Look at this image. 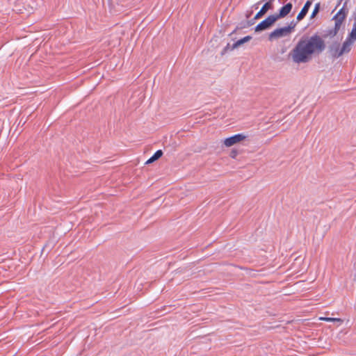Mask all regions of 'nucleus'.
Segmentation results:
<instances>
[{
	"label": "nucleus",
	"instance_id": "1",
	"mask_svg": "<svg viewBox=\"0 0 356 356\" xmlns=\"http://www.w3.org/2000/svg\"><path fill=\"white\" fill-rule=\"evenodd\" d=\"M325 47L324 40L317 34L302 37L290 51L289 56L296 64L307 63L314 56L321 54Z\"/></svg>",
	"mask_w": 356,
	"mask_h": 356
},
{
	"label": "nucleus",
	"instance_id": "2",
	"mask_svg": "<svg viewBox=\"0 0 356 356\" xmlns=\"http://www.w3.org/2000/svg\"><path fill=\"white\" fill-rule=\"evenodd\" d=\"M295 26H296V24L291 23L288 26L276 29L273 32H271L270 33L269 39L270 40L277 39V38L288 36L292 33Z\"/></svg>",
	"mask_w": 356,
	"mask_h": 356
},
{
	"label": "nucleus",
	"instance_id": "3",
	"mask_svg": "<svg viewBox=\"0 0 356 356\" xmlns=\"http://www.w3.org/2000/svg\"><path fill=\"white\" fill-rule=\"evenodd\" d=\"M277 21V17L274 15L268 16L266 19L258 24L254 30L256 32H260L269 29Z\"/></svg>",
	"mask_w": 356,
	"mask_h": 356
},
{
	"label": "nucleus",
	"instance_id": "4",
	"mask_svg": "<svg viewBox=\"0 0 356 356\" xmlns=\"http://www.w3.org/2000/svg\"><path fill=\"white\" fill-rule=\"evenodd\" d=\"M246 138V136L243 134H238L229 138H225L223 144L225 147H229L236 144L241 143Z\"/></svg>",
	"mask_w": 356,
	"mask_h": 356
},
{
	"label": "nucleus",
	"instance_id": "5",
	"mask_svg": "<svg viewBox=\"0 0 356 356\" xmlns=\"http://www.w3.org/2000/svg\"><path fill=\"white\" fill-rule=\"evenodd\" d=\"M346 18V13L343 9H341L333 17L334 20V32L335 33L340 29L341 26Z\"/></svg>",
	"mask_w": 356,
	"mask_h": 356
},
{
	"label": "nucleus",
	"instance_id": "6",
	"mask_svg": "<svg viewBox=\"0 0 356 356\" xmlns=\"http://www.w3.org/2000/svg\"><path fill=\"white\" fill-rule=\"evenodd\" d=\"M354 42L355 41L351 40L350 38H347L346 41L343 43L341 48H340L339 51L335 53L334 56L338 58L343 54L349 52Z\"/></svg>",
	"mask_w": 356,
	"mask_h": 356
},
{
	"label": "nucleus",
	"instance_id": "7",
	"mask_svg": "<svg viewBox=\"0 0 356 356\" xmlns=\"http://www.w3.org/2000/svg\"><path fill=\"white\" fill-rule=\"evenodd\" d=\"M293 8L291 3H288L280 10L279 14L274 15L277 17V20L286 17L291 11Z\"/></svg>",
	"mask_w": 356,
	"mask_h": 356
},
{
	"label": "nucleus",
	"instance_id": "8",
	"mask_svg": "<svg viewBox=\"0 0 356 356\" xmlns=\"http://www.w3.org/2000/svg\"><path fill=\"white\" fill-rule=\"evenodd\" d=\"M271 9H273L272 2L267 1L266 3H264L261 10L256 14V15L254 16V19H260L263 15H264L268 12V10Z\"/></svg>",
	"mask_w": 356,
	"mask_h": 356
},
{
	"label": "nucleus",
	"instance_id": "9",
	"mask_svg": "<svg viewBox=\"0 0 356 356\" xmlns=\"http://www.w3.org/2000/svg\"><path fill=\"white\" fill-rule=\"evenodd\" d=\"M312 2L311 1H307L302 8L301 11L297 16V20L298 22L301 21L308 13V10L312 6Z\"/></svg>",
	"mask_w": 356,
	"mask_h": 356
},
{
	"label": "nucleus",
	"instance_id": "10",
	"mask_svg": "<svg viewBox=\"0 0 356 356\" xmlns=\"http://www.w3.org/2000/svg\"><path fill=\"white\" fill-rule=\"evenodd\" d=\"M252 39V37L250 35L245 36L238 40H237L235 43L233 44L232 47V49H235L238 47H239L241 45L243 44L245 42H249Z\"/></svg>",
	"mask_w": 356,
	"mask_h": 356
},
{
	"label": "nucleus",
	"instance_id": "11",
	"mask_svg": "<svg viewBox=\"0 0 356 356\" xmlns=\"http://www.w3.org/2000/svg\"><path fill=\"white\" fill-rule=\"evenodd\" d=\"M319 320L327 322H337L339 323L340 324L343 323V320L339 318L320 317Z\"/></svg>",
	"mask_w": 356,
	"mask_h": 356
},
{
	"label": "nucleus",
	"instance_id": "12",
	"mask_svg": "<svg viewBox=\"0 0 356 356\" xmlns=\"http://www.w3.org/2000/svg\"><path fill=\"white\" fill-rule=\"evenodd\" d=\"M321 5L320 3H318L315 5L314 9L311 15V18H314L316 17V15L318 13L320 10Z\"/></svg>",
	"mask_w": 356,
	"mask_h": 356
},
{
	"label": "nucleus",
	"instance_id": "13",
	"mask_svg": "<svg viewBox=\"0 0 356 356\" xmlns=\"http://www.w3.org/2000/svg\"><path fill=\"white\" fill-rule=\"evenodd\" d=\"M348 38H350L351 40L355 41L356 40V28H355L353 26V29L350 34L348 35Z\"/></svg>",
	"mask_w": 356,
	"mask_h": 356
},
{
	"label": "nucleus",
	"instance_id": "14",
	"mask_svg": "<svg viewBox=\"0 0 356 356\" xmlns=\"http://www.w3.org/2000/svg\"><path fill=\"white\" fill-rule=\"evenodd\" d=\"M162 155H163V152H162V150L159 149V150H157L152 157L153 158V159H154L155 161H156V160H157V159H159Z\"/></svg>",
	"mask_w": 356,
	"mask_h": 356
},
{
	"label": "nucleus",
	"instance_id": "15",
	"mask_svg": "<svg viewBox=\"0 0 356 356\" xmlns=\"http://www.w3.org/2000/svg\"><path fill=\"white\" fill-rule=\"evenodd\" d=\"M340 50L339 47H336L335 48L332 47L331 51L332 52V55L334 56V54L337 52H339Z\"/></svg>",
	"mask_w": 356,
	"mask_h": 356
},
{
	"label": "nucleus",
	"instance_id": "16",
	"mask_svg": "<svg viewBox=\"0 0 356 356\" xmlns=\"http://www.w3.org/2000/svg\"><path fill=\"white\" fill-rule=\"evenodd\" d=\"M155 161L154 159H153L152 157L149 158L147 161H146V164H149V163H151L152 162Z\"/></svg>",
	"mask_w": 356,
	"mask_h": 356
},
{
	"label": "nucleus",
	"instance_id": "17",
	"mask_svg": "<svg viewBox=\"0 0 356 356\" xmlns=\"http://www.w3.org/2000/svg\"><path fill=\"white\" fill-rule=\"evenodd\" d=\"M353 26H354L355 28H356V21H355V22H354V23H353Z\"/></svg>",
	"mask_w": 356,
	"mask_h": 356
},
{
	"label": "nucleus",
	"instance_id": "18",
	"mask_svg": "<svg viewBox=\"0 0 356 356\" xmlns=\"http://www.w3.org/2000/svg\"><path fill=\"white\" fill-rule=\"evenodd\" d=\"M355 21H356V17L355 18Z\"/></svg>",
	"mask_w": 356,
	"mask_h": 356
}]
</instances>
